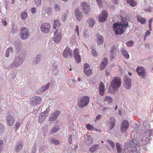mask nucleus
Instances as JSON below:
<instances>
[{
    "label": "nucleus",
    "instance_id": "obj_1",
    "mask_svg": "<svg viewBox=\"0 0 153 153\" xmlns=\"http://www.w3.org/2000/svg\"><path fill=\"white\" fill-rule=\"evenodd\" d=\"M128 26V22L126 19L122 20L120 23H114L113 27L116 35L123 33Z\"/></svg>",
    "mask_w": 153,
    "mask_h": 153
},
{
    "label": "nucleus",
    "instance_id": "obj_2",
    "mask_svg": "<svg viewBox=\"0 0 153 153\" xmlns=\"http://www.w3.org/2000/svg\"><path fill=\"white\" fill-rule=\"evenodd\" d=\"M121 84V80L120 78L118 77H115L111 81L110 86L112 90L115 91L120 87Z\"/></svg>",
    "mask_w": 153,
    "mask_h": 153
},
{
    "label": "nucleus",
    "instance_id": "obj_3",
    "mask_svg": "<svg viewBox=\"0 0 153 153\" xmlns=\"http://www.w3.org/2000/svg\"><path fill=\"white\" fill-rule=\"evenodd\" d=\"M25 57L24 54H21L19 56L16 57L14 60L11 67H17L21 64Z\"/></svg>",
    "mask_w": 153,
    "mask_h": 153
},
{
    "label": "nucleus",
    "instance_id": "obj_4",
    "mask_svg": "<svg viewBox=\"0 0 153 153\" xmlns=\"http://www.w3.org/2000/svg\"><path fill=\"white\" fill-rule=\"evenodd\" d=\"M89 102V97L88 96H85L81 98L78 104L79 107L83 108L87 105Z\"/></svg>",
    "mask_w": 153,
    "mask_h": 153
},
{
    "label": "nucleus",
    "instance_id": "obj_5",
    "mask_svg": "<svg viewBox=\"0 0 153 153\" xmlns=\"http://www.w3.org/2000/svg\"><path fill=\"white\" fill-rule=\"evenodd\" d=\"M20 36L22 39L25 40L28 38L29 36V32L27 29L24 27H22L20 30Z\"/></svg>",
    "mask_w": 153,
    "mask_h": 153
},
{
    "label": "nucleus",
    "instance_id": "obj_6",
    "mask_svg": "<svg viewBox=\"0 0 153 153\" xmlns=\"http://www.w3.org/2000/svg\"><path fill=\"white\" fill-rule=\"evenodd\" d=\"M123 82L124 87L127 90L129 89L131 86V79L125 75L123 78Z\"/></svg>",
    "mask_w": 153,
    "mask_h": 153
},
{
    "label": "nucleus",
    "instance_id": "obj_7",
    "mask_svg": "<svg viewBox=\"0 0 153 153\" xmlns=\"http://www.w3.org/2000/svg\"><path fill=\"white\" fill-rule=\"evenodd\" d=\"M51 28V26L50 24L48 23H43L40 27L41 32L46 33L50 32Z\"/></svg>",
    "mask_w": 153,
    "mask_h": 153
},
{
    "label": "nucleus",
    "instance_id": "obj_8",
    "mask_svg": "<svg viewBox=\"0 0 153 153\" xmlns=\"http://www.w3.org/2000/svg\"><path fill=\"white\" fill-rule=\"evenodd\" d=\"M54 35L53 41L56 43L59 42L60 41L62 38V34L60 31L56 30L54 33Z\"/></svg>",
    "mask_w": 153,
    "mask_h": 153
},
{
    "label": "nucleus",
    "instance_id": "obj_9",
    "mask_svg": "<svg viewBox=\"0 0 153 153\" xmlns=\"http://www.w3.org/2000/svg\"><path fill=\"white\" fill-rule=\"evenodd\" d=\"M129 126V123L126 120H125L122 122L120 130L123 133H125Z\"/></svg>",
    "mask_w": 153,
    "mask_h": 153
},
{
    "label": "nucleus",
    "instance_id": "obj_10",
    "mask_svg": "<svg viewBox=\"0 0 153 153\" xmlns=\"http://www.w3.org/2000/svg\"><path fill=\"white\" fill-rule=\"evenodd\" d=\"M108 17V13L105 10H103L100 13L98 17V19L100 22H103L106 20Z\"/></svg>",
    "mask_w": 153,
    "mask_h": 153
},
{
    "label": "nucleus",
    "instance_id": "obj_11",
    "mask_svg": "<svg viewBox=\"0 0 153 153\" xmlns=\"http://www.w3.org/2000/svg\"><path fill=\"white\" fill-rule=\"evenodd\" d=\"M62 55L66 58L68 57V56L71 57L73 56L72 51L69 47H66L63 51Z\"/></svg>",
    "mask_w": 153,
    "mask_h": 153
},
{
    "label": "nucleus",
    "instance_id": "obj_12",
    "mask_svg": "<svg viewBox=\"0 0 153 153\" xmlns=\"http://www.w3.org/2000/svg\"><path fill=\"white\" fill-rule=\"evenodd\" d=\"M80 6L83 10V12L86 15L88 14L90 10V7L88 4L84 1L82 2L81 3Z\"/></svg>",
    "mask_w": 153,
    "mask_h": 153
},
{
    "label": "nucleus",
    "instance_id": "obj_13",
    "mask_svg": "<svg viewBox=\"0 0 153 153\" xmlns=\"http://www.w3.org/2000/svg\"><path fill=\"white\" fill-rule=\"evenodd\" d=\"M136 71L138 74L141 76L143 78L145 79L146 76V70L142 67H140L137 68Z\"/></svg>",
    "mask_w": 153,
    "mask_h": 153
},
{
    "label": "nucleus",
    "instance_id": "obj_14",
    "mask_svg": "<svg viewBox=\"0 0 153 153\" xmlns=\"http://www.w3.org/2000/svg\"><path fill=\"white\" fill-rule=\"evenodd\" d=\"M74 56L76 62L79 63L81 61V57L79 55V50L76 48L74 49Z\"/></svg>",
    "mask_w": 153,
    "mask_h": 153
},
{
    "label": "nucleus",
    "instance_id": "obj_15",
    "mask_svg": "<svg viewBox=\"0 0 153 153\" xmlns=\"http://www.w3.org/2000/svg\"><path fill=\"white\" fill-rule=\"evenodd\" d=\"M6 120L7 124L10 126H12L15 121L13 117L11 115H8L6 118Z\"/></svg>",
    "mask_w": 153,
    "mask_h": 153
},
{
    "label": "nucleus",
    "instance_id": "obj_16",
    "mask_svg": "<svg viewBox=\"0 0 153 153\" xmlns=\"http://www.w3.org/2000/svg\"><path fill=\"white\" fill-rule=\"evenodd\" d=\"M60 111L57 110L53 113L51 115V117L49 118V120L50 121H54L57 118L58 116L59 115Z\"/></svg>",
    "mask_w": 153,
    "mask_h": 153
},
{
    "label": "nucleus",
    "instance_id": "obj_17",
    "mask_svg": "<svg viewBox=\"0 0 153 153\" xmlns=\"http://www.w3.org/2000/svg\"><path fill=\"white\" fill-rule=\"evenodd\" d=\"M108 63V59L106 58H104L103 59L101 63L100 69V70L102 71L104 69Z\"/></svg>",
    "mask_w": 153,
    "mask_h": 153
},
{
    "label": "nucleus",
    "instance_id": "obj_18",
    "mask_svg": "<svg viewBox=\"0 0 153 153\" xmlns=\"http://www.w3.org/2000/svg\"><path fill=\"white\" fill-rule=\"evenodd\" d=\"M75 15L76 19L79 21L82 18L81 12L78 9H76L75 11Z\"/></svg>",
    "mask_w": 153,
    "mask_h": 153
},
{
    "label": "nucleus",
    "instance_id": "obj_19",
    "mask_svg": "<svg viewBox=\"0 0 153 153\" xmlns=\"http://www.w3.org/2000/svg\"><path fill=\"white\" fill-rule=\"evenodd\" d=\"M96 39L98 45H100L102 44L103 40V37L102 35L100 34H97Z\"/></svg>",
    "mask_w": 153,
    "mask_h": 153
},
{
    "label": "nucleus",
    "instance_id": "obj_20",
    "mask_svg": "<svg viewBox=\"0 0 153 153\" xmlns=\"http://www.w3.org/2000/svg\"><path fill=\"white\" fill-rule=\"evenodd\" d=\"M99 90L100 94L101 96H102L105 91V90L104 84L102 82L100 84Z\"/></svg>",
    "mask_w": 153,
    "mask_h": 153
},
{
    "label": "nucleus",
    "instance_id": "obj_21",
    "mask_svg": "<svg viewBox=\"0 0 153 153\" xmlns=\"http://www.w3.org/2000/svg\"><path fill=\"white\" fill-rule=\"evenodd\" d=\"M87 22L89 26L92 27L95 24V21L93 18L90 17L87 20Z\"/></svg>",
    "mask_w": 153,
    "mask_h": 153
},
{
    "label": "nucleus",
    "instance_id": "obj_22",
    "mask_svg": "<svg viewBox=\"0 0 153 153\" xmlns=\"http://www.w3.org/2000/svg\"><path fill=\"white\" fill-rule=\"evenodd\" d=\"M104 102L106 104H110L113 102V99L111 97L106 96L104 100Z\"/></svg>",
    "mask_w": 153,
    "mask_h": 153
},
{
    "label": "nucleus",
    "instance_id": "obj_23",
    "mask_svg": "<svg viewBox=\"0 0 153 153\" xmlns=\"http://www.w3.org/2000/svg\"><path fill=\"white\" fill-rule=\"evenodd\" d=\"M23 144L22 141L19 142L16 144L15 149L16 152H19L20 150L22 148Z\"/></svg>",
    "mask_w": 153,
    "mask_h": 153
},
{
    "label": "nucleus",
    "instance_id": "obj_24",
    "mask_svg": "<svg viewBox=\"0 0 153 153\" xmlns=\"http://www.w3.org/2000/svg\"><path fill=\"white\" fill-rule=\"evenodd\" d=\"M99 147V146L98 144H94L90 148L89 151L90 152L94 153L97 150Z\"/></svg>",
    "mask_w": 153,
    "mask_h": 153
},
{
    "label": "nucleus",
    "instance_id": "obj_25",
    "mask_svg": "<svg viewBox=\"0 0 153 153\" xmlns=\"http://www.w3.org/2000/svg\"><path fill=\"white\" fill-rule=\"evenodd\" d=\"M110 125L111 126V127H110V130L112 129L115 126V120L114 118L111 117L110 118Z\"/></svg>",
    "mask_w": 153,
    "mask_h": 153
},
{
    "label": "nucleus",
    "instance_id": "obj_26",
    "mask_svg": "<svg viewBox=\"0 0 153 153\" xmlns=\"http://www.w3.org/2000/svg\"><path fill=\"white\" fill-rule=\"evenodd\" d=\"M116 52V50L115 48L114 47H112L110 52V56L111 59L114 58V56L115 55Z\"/></svg>",
    "mask_w": 153,
    "mask_h": 153
},
{
    "label": "nucleus",
    "instance_id": "obj_27",
    "mask_svg": "<svg viewBox=\"0 0 153 153\" xmlns=\"http://www.w3.org/2000/svg\"><path fill=\"white\" fill-rule=\"evenodd\" d=\"M127 3L131 6L135 7L137 3L134 0H126Z\"/></svg>",
    "mask_w": 153,
    "mask_h": 153
},
{
    "label": "nucleus",
    "instance_id": "obj_28",
    "mask_svg": "<svg viewBox=\"0 0 153 153\" xmlns=\"http://www.w3.org/2000/svg\"><path fill=\"white\" fill-rule=\"evenodd\" d=\"M46 118L45 114L40 115L39 117L38 121L40 123H43Z\"/></svg>",
    "mask_w": 153,
    "mask_h": 153
},
{
    "label": "nucleus",
    "instance_id": "obj_29",
    "mask_svg": "<svg viewBox=\"0 0 153 153\" xmlns=\"http://www.w3.org/2000/svg\"><path fill=\"white\" fill-rule=\"evenodd\" d=\"M83 72L85 74L88 76L91 75L92 73V70L90 68L84 70Z\"/></svg>",
    "mask_w": 153,
    "mask_h": 153
},
{
    "label": "nucleus",
    "instance_id": "obj_30",
    "mask_svg": "<svg viewBox=\"0 0 153 153\" xmlns=\"http://www.w3.org/2000/svg\"><path fill=\"white\" fill-rule=\"evenodd\" d=\"M121 53L124 57L126 59H128L129 57V55L127 52L125 50H123L121 51Z\"/></svg>",
    "mask_w": 153,
    "mask_h": 153
},
{
    "label": "nucleus",
    "instance_id": "obj_31",
    "mask_svg": "<svg viewBox=\"0 0 153 153\" xmlns=\"http://www.w3.org/2000/svg\"><path fill=\"white\" fill-rule=\"evenodd\" d=\"M49 141L51 143H53L55 145H59L60 143L59 140H56L53 137L51 138Z\"/></svg>",
    "mask_w": 153,
    "mask_h": 153
},
{
    "label": "nucleus",
    "instance_id": "obj_32",
    "mask_svg": "<svg viewBox=\"0 0 153 153\" xmlns=\"http://www.w3.org/2000/svg\"><path fill=\"white\" fill-rule=\"evenodd\" d=\"M87 128L90 130L97 131V129L94 127L93 126L89 124H87L86 126Z\"/></svg>",
    "mask_w": 153,
    "mask_h": 153
},
{
    "label": "nucleus",
    "instance_id": "obj_33",
    "mask_svg": "<svg viewBox=\"0 0 153 153\" xmlns=\"http://www.w3.org/2000/svg\"><path fill=\"white\" fill-rule=\"evenodd\" d=\"M140 146V145L138 142L135 141V140L133 141L132 144V147L137 149Z\"/></svg>",
    "mask_w": 153,
    "mask_h": 153
},
{
    "label": "nucleus",
    "instance_id": "obj_34",
    "mask_svg": "<svg viewBox=\"0 0 153 153\" xmlns=\"http://www.w3.org/2000/svg\"><path fill=\"white\" fill-rule=\"evenodd\" d=\"M137 21L140 22L141 24H144L146 22V20L145 18L141 17L138 16L137 17Z\"/></svg>",
    "mask_w": 153,
    "mask_h": 153
},
{
    "label": "nucleus",
    "instance_id": "obj_35",
    "mask_svg": "<svg viewBox=\"0 0 153 153\" xmlns=\"http://www.w3.org/2000/svg\"><path fill=\"white\" fill-rule=\"evenodd\" d=\"M54 24L53 28L54 29H56V27L60 26V24L59 21L57 20H55L53 21Z\"/></svg>",
    "mask_w": 153,
    "mask_h": 153
},
{
    "label": "nucleus",
    "instance_id": "obj_36",
    "mask_svg": "<svg viewBox=\"0 0 153 153\" xmlns=\"http://www.w3.org/2000/svg\"><path fill=\"white\" fill-rule=\"evenodd\" d=\"M59 130V128H56L54 127L53 128H52L49 131V134H51L56 133L57 132L58 130Z\"/></svg>",
    "mask_w": 153,
    "mask_h": 153
},
{
    "label": "nucleus",
    "instance_id": "obj_37",
    "mask_svg": "<svg viewBox=\"0 0 153 153\" xmlns=\"http://www.w3.org/2000/svg\"><path fill=\"white\" fill-rule=\"evenodd\" d=\"M93 139L91 137H89L86 144L88 146L91 145L93 143Z\"/></svg>",
    "mask_w": 153,
    "mask_h": 153
},
{
    "label": "nucleus",
    "instance_id": "obj_38",
    "mask_svg": "<svg viewBox=\"0 0 153 153\" xmlns=\"http://www.w3.org/2000/svg\"><path fill=\"white\" fill-rule=\"evenodd\" d=\"M108 143L110 145L113 149H115V146L114 143L111 140L108 139L107 140Z\"/></svg>",
    "mask_w": 153,
    "mask_h": 153
},
{
    "label": "nucleus",
    "instance_id": "obj_39",
    "mask_svg": "<svg viewBox=\"0 0 153 153\" xmlns=\"http://www.w3.org/2000/svg\"><path fill=\"white\" fill-rule=\"evenodd\" d=\"M83 34V36L84 37L87 38L89 37L90 33L88 30H84Z\"/></svg>",
    "mask_w": 153,
    "mask_h": 153
},
{
    "label": "nucleus",
    "instance_id": "obj_40",
    "mask_svg": "<svg viewBox=\"0 0 153 153\" xmlns=\"http://www.w3.org/2000/svg\"><path fill=\"white\" fill-rule=\"evenodd\" d=\"M61 7L58 4H55L53 9L56 12H59L61 10Z\"/></svg>",
    "mask_w": 153,
    "mask_h": 153
},
{
    "label": "nucleus",
    "instance_id": "obj_41",
    "mask_svg": "<svg viewBox=\"0 0 153 153\" xmlns=\"http://www.w3.org/2000/svg\"><path fill=\"white\" fill-rule=\"evenodd\" d=\"M46 12L48 15H51L52 13V9L50 7H48L46 9V11L44 13L45 14Z\"/></svg>",
    "mask_w": 153,
    "mask_h": 153
},
{
    "label": "nucleus",
    "instance_id": "obj_42",
    "mask_svg": "<svg viewBox=\"0 0 153 153\" xmlns=\"http://www.w3.org/2000/svg\"><path fill=\"white\" fill-rule=\"evenodd\" d=\"M9 51H10V52H12V47H10L6 50L5 53L6 57H8L9 56Z\"/></svg>",
    "mask_w": 153,
    "mask_h": 153
},
{
    "label": "nucleus",
    "instance_id": "obj_43",
    "mask_svg": "<svg viewBox=\"0 0 153 153\" xmlns=\"http://www.w3.org/2000/svg\"><path fill=\"white\" fill-rule=\"evenodd\" d=\"M34 100L36 103L39 104L42 100L41 98L39 97H35Z\"/></svg>",
    "mask_w": 153,
    "mask_h": 153
},
{
    "label": "nucleus",
    "instance_id": "obj_44",
    "mask_svg": "<svg viewBox=\"0 0 153 153\" xmlns=\"http://www.w3.org/2000/svg\"><path fill=\"white\" fill-rule=\"evenodd\" d=\"M91 49V53L92 55L94 57L98 56V54L96 50L95 49Z\"/></svg>",
    "mask_w": 153,
    "mask_h": 153
},
{
    "label": "nucleus",
    "instance_id": "obj_45",
    "mask_svg": "<svg viewBox=\"0 0 153 153\" xmlns=\"http://www.w3.org/2000/svg\"><path fill=\"white\" fill-rule=\"evenodd\" d=\"M116 147L117 151V153H120L121 150L120 144L118 143H116Z\"/></svg>",
    "mask_w": 153,
    "mask_h": 153
},
{
    "label": "nucleus",
    "instance_id": "obj_46",
    "mask_svg": "<svg viewBox=\"0 0 153 153\" xmlns=\"http://www.w3.org/2000/svg\"><path fill=\"white\" fill-rule=\"evenodd\" d=\"M50 84L49 82L48 83L47 85L44 86H43L42 87V91H44L45 90H47L49 87Z\"/></svg>",
    "mask_w": 153,
    "mask_h": 153
},
{
    "label": "nucleus",
    "instance_id": "obj_47",
    "mask_svg": "<svg viewBox=\"0 0 153 153\" xmlns=\"http://www.w3.org/2000/svg\"><path fill=\"white\" fill-rule=\"evenodd\" d=\"M27 13L26 12H24L21 15V18L22 19H25L27 17Z\"/></svg>",
    "mask_w": 153,
    "mask_h": 153
},
{
    "label": "nucleus",
    "instance_id": "obj_48",
    "mask_svg": "<svg viewBox=\"0 0 153 153\" xmlns=\"http://www.w3.org/2000/svg\"><path fill=\"white\" fill-rule=\"evenodd\" d=\"M133 42L132 41H130L127 42L126 45L128 47H131L133 46Z\"/></svg>",
    "mask_w": 153,
    "mask_h": 153
},
{
    "label": "nucleus",
    "instance_id": "obj_49",
    "mask_svg": "<svg viewBox=\"0 0 153 153\" xmlns=\"http://www.w3.org/2000/svg\"><path fill=\"white\" fill-rule=\"evenodd\" d=\"M36 4V6H39L40 5L42 2V0H34Z\"/></svg>",
    "mask_w": 153,
    "mask_h": 153
},
{
    "label": "nucleus",
    "instance_id": "obj_50",
    "mask_svg": "<svg viewBox=\"0 0 153 153\" xmlns=\"http://www.w3.org/2000/svg\"><path fill=\"white\" fill-rule=\"evenodd\" d=\"M153 19H149V29L150 31L152 30V21Z\"/></svg>",
    "mask_w": 153,
    "mask_h": 153
},
{
    "label": "nucleus",
    "instance_id": "obj_51",
    "mask_svg": "<svg viewBox=\"0 0 153 153\" xmlns=\"http://www.w3.org/2000/svg\"><path fill=\"white\" fill-rule=\"evenodd\" d=\"M75 33H76L77 35L79 36V27L78 26H76L75 30Z\"/></svg>",
    "mask_w": 153,
    "mask_h": 153
},
{
    "label": "nucleus",
    "instance_id": "obj_52",
    "mask_svg": "<svg viewBox=\"0 0 153 153\" xmlns=\"http://www.w3.org/2000/svg\"><path fill=\"white\" fill-rule=\"evenodd\" d=\"M90 68V66L88 63H85L84 64V70L88 69Z\"/></svg>",
    "mask_w": 153,
    "mask_h": 153
},
{
    "label": "nucleus",
    "instance_id": "obj_53",
    "mask_svg": "<svg viewBox=\"0 0 153 153\" xmlns=\"http://www.w3.org/2000/svg\"><path fill=\"white\" fill-rule=\"evenodd\" d=\"M21 124V123L19 122H17L15 124V126L16 128V130L18 128H19V126H20Z\"/></svg>",
    "mask_w": 153,
    "mask_h": 153
},
{
    "label": "nucleus",
    "instance_id": "obj_54",
    "mask_svg": "<svg viewBox=\"0 0 153 153\" xmlns=\"http://www.w3.org/2000/svg\"><path fill=\"white\" fill-rule=\"evenodd\" d=\"M4 130V128L3 125L0 124V133L2 132Z\"/></svg>",
    "mask_w": 153,
    "mask_h": 153
},
{
    "label": "nucleus",
    "instance_id": "obj_55",
    "mask_svg": "<svg viewBox=\"0 0 153 153\" xmlns=\"http://www.w3.org/2000/svg\"><path fill=\"white\" fill-rule=\"evenodd\" d=\"M3 141L2 140H0V153L1 152L2 150V147L1 146L3 144Z\"/></svg>",
    "mask_w": 153,
    "mask_h": 153
},
{
    "label": "nucleus",
    "instance_id": "obj_56",
    "mask_svg": "<svg viewBox=\"0 0 153 153\" xmlns=\"http://www.w3.org/2000/svg\"><path fill=\"white\" fill-rule=\"evenodd\" d=\"M72 136L71 135H70L68 137V142L70 144H72Z\"/></svg>",
    "mask_w": 153,
    "mask_h": 153
},
{
    "label": "nucleus",
    "instance_id": "obj_57",
    "mask_svg": "<svg viewBox=\"0 0 153 153\" xmlns=\"http://www.w3.org/2000/svg\"><path fill=\"white\" fill-rule=\"evenodd\" d=\"M31 10L32 13L33 14H35L36 12V8L35 7L32 8Z\"/></svg>",
    "mask_w": 153,
    "mask_h": 153
},
{
    "label": "nucleus",
    "instance_id": "obj_58",
    "mask_svg": "<svg viewBox=\"0 0 153 153\" xmlns=\"http://www.w3.org/2000/svg\"><path fill=\"white\" fill-rule=\"evenodd\" d=\"M67 17V15L64 14V15H63L62 18V20L63 21H65Z\"/></svg>",
    "mask_w": 153,
    "mask_h": 153
},
{
    "label": "nucleus",
    "instance_id": "obj_59",
    "mask_svg": "<svg viewBox=\"0 0 153 153\" xmlns=\"http://www.w3.org/2000/svg\"><path fill=\"white\" fill-rule=\"evenodd\" d=\"M97 2V3L99 4V6H101L102 4V2L101 0H96Z\"/></svg>",
    "mask_w": 153,
    "mask_h": 153
},
{
    "label": "nucleus",
    "instance_id": "obj_60",
    "mask_svg": "<svg viewBox=\"0 0 153 153\" xmlns=\"http://www.w3.org/2000/svg\"><path fill=\"white\" fill-rule=\"evenodd\" d=\"M2 23L3 24V25H4V26L7 25V22L6 21L4 20H2Z\"/></svg>",
    "mask_w": 153,
    "mask_h": 153
},
{
    "label": "nucleus",
    "instance_id": "obj_61",
    "mask_svg": "<svg viewBox=\"0 0 153 153\" xmlns=\"http://www.w3.org/2000/svg\"><path fill=\"white\" fill-rule=\"evenodd\" d=\"M150 32L149 30H147L146 31V34H145V37H146V36H149V34H150Z\"/></svg>",
    "mask_w": 153,
    "mask_h": 153
},
{
    "label": "nucleus",
    "instance_id": "obj_62",
    "mask_svg": "<svg viewBox=\"0 0 153 153\" xmlns=\"http://www.w3.org/2000/svg\"><path fill=\"white\" fill-rule=\"evenodd\" d=\"M101 116V114H99L97 117H96V120H98L99 119Z\"/></svg>",
    "mask_w": 153,
    "mask_h": 153
},
{
    "label": "nucleus",
    "instance_id": "obj_63",
    "mask_svg": "<svg viewBox=\"0 0 153 153\" xmlns=\"http://www.w3.org/2000/svg\"><path fill=\"white\" fill-rule=\"evenodd\" d=\"M105 74L107 76H109L110 75L109 72L107 71H105Z\"/></svg>",
    "mask_w": 153,
    "mask_h": 153
},
{
    "label": "nucleus",
    "instance_id": "obj_64",
    "mask_svg": "<svg viewBox=\"0 0 153 153\" xmlns=\"http://www.w3.org/2000/svg\"><path fill=\"white\" fill-rule=\"evenodd\" d=\"M117 1L118 0H113V2L114 4H116L117 3Z\"/></svg>",
    "mask_w": 153,
    "mask_h": 153
}]
</instances>
